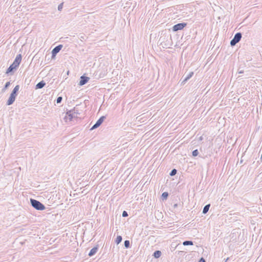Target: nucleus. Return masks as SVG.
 <instances>
[{
	"mask_svg": "<svg viewBox=\"0 0 262 262\" xmlns=\"http://www.w3.org/2000/svg\"><path fill=\"white\" fill-rule=\"evenodd\" d=\"M19 89V85H16L12 91L11 92L8 100L7 101V105H10L12 104L15 100L16 97L17 96L18 92Z\"/></svg>",
	"mask_w": 262,
	"mask_h": 262,
	"instance_id": "obj_1",
	"label": "nucleus"
},
{
	"mask_svg": "<svg viewBox=\"0 0 262 262\" xmlns=\"http://www.w3.org/2000/svg\"><path fill=\"white\" fill-rule=\"evenodd\" d=\"M30 203L31 206L37 210H43L46 209L45 206L39 201L36 200L31 199Z\"/></svg>",
	"mask_w": 262,
	"mask_h": 262,
	"instance_id": "obj_2",
	"label": "nucleus"
},
{
	"mask_svg": "<svg viewBox=\"0 0 262 262\" xmlns=\"http://www.w3.org/2000/svg\"><path fill=\"white\" fill-rule=\"evenodd\" d=\"M187 26V23H178L176 25H174L172 27V31L174 32H177L179 30H182Z\"/></svg>",
	"mask_w": 262,
	"mask_h": 262,
	"instance_id": "obj_3",
	"label": "nucleus"
},
{
	"mask_svg": "<svg viewBox=\"0 0 262 262\" xmlns=\"http://www.w3.org/2000/svg\"><path fill=\"white\" fill-rule=\"evenodd\" d=\"M105 119V116H102L99 118L95 124L90 128L91 130H94L99 127Z\"/></svg>",
	"mask_w": 262,
	"mask_h": 262,
	"instance_id": "obj_4",
	"label": "nucleus"
},
{
	"mask_svg": "<svg viewBox=\"0 0 262 262\" xmlns=\"http://www.w3.org/2000/svg\"><path fill=\"white\" fill-rule=\"evenodd\" d=\"M63 46L62 45H59L55 47L52 51V58H54L56 55L59 52V51L61 50Z\"/></svg>",
	"mask_w": 262,
	"mask_h": 262,
	"instance_id": "obj_5",
	"label": "nucleus"
},
{
	"mask_svg": "<svg viewBox=\"0 0 262 262\" xmlns=\"http://www.w3.org/2000/svg\"><path fill=\"white\" fill-rule=\"evenodd\" d=\"M74 113L73 112V110H71L66 113V115L64 117V120L66 121H68V120H69V121H71L72 120V119L75 117Z\"/></svg>",
	"mask_w": 262,
	"mask_h": 262,
	"instance_id": "obj_6",
	"label": "nucleus"
},
{
	"mask_svg": "<svg viewBox=\"0 0 262 262\" xmlns=\"http://www.w3.org/2000/svg\"><path fill=\"white\" fill-rule=\"evenodd\" d=\"M89 79L90 78L89 77L85 76L84 75L81 76L80 78L79 85L80 86L84 85L89 81Z\"/></svg>",
	"mask_w": 262,
	"mask_h": 262,
	"instance_id": "obj_7",
	"label": "nucleus"
},
{
	"mask_svg": "<svg viewBox=\"0 0 262 262\" xmlns=\"http://www.w3.org/2000/svg\"><path fill=\"white\" fill-rule=\"evenodd\" d=\"M18 67V66L16 64H14V63H12L7 69L6 73L9 74L10 73H13L14 70H16Z\"/></svg>",
	"mask_w": 262,
	"mask_h": 262,
	"instance_id": "obj_8",
	"label": "nucleus"
},
{
	"mask_svg": "<svg viewBox=\"0 0 262 262\" xmlns=\"http://www.w3.org/2000/svg\"><path fill=\"white\" fill-rule=\"evenodd\" d=\"M22 59V56L20 54H17L13 61L14 64L19 67Z\"/></svg>",
	"mask_w": 262,
	"mask_h": 262,
	"instance_id": "obj_9",
	"label": "nucleus"
},
{
	"mask_svg": "<svg viewBox=\"0 0 262 262\" xmlns=\"http://www.w3.org/2000/svg\"><path fill=\"white\" fill-rule=\"evenodd\" d=\"M193 75V72H189L184 78L182 81L181 84L184 85L190 78L192 77Z\"/></svg>",
	"mask_w": 262,
	"mask_h": 262,
	"instance_id": "obj_10",
	"label": "nucleus"
},
{
	"mask_svg": "<svg viewBox=\"0 0 262 262\" xmlns=\"http://www.w3.org/2000/svg\"><path fill=\"white\" fill-rule=\"evenodd\" d=\"M80 106V104L76 105L75 107H74L73 110L74 114L80 115L81 114L82 110L79 109V107Z\"/></svg>",
	"mask_w": 262,
	"mask_h": 262,
	"instance_id": "obj_11",
	"label": "nucleus"
},
{
	"mask_svg": "<svg viewBox=\"0 0 262 262\" xmlns=\"http://www.w3.org/2000/svg\"><path fill=\"white\" fill-rule=\"evenodd\" d=\"M98 245H97V246H95L94 247H93L90 250V251L88 254L89 256L91 257V256L94 255L98 251Z\"/></svg>",
	"mask_w": 262,
	"mask_h": 262,
	"instance_id": "obj_12",
	"label": "nucleus"
},
{
	"mask_svg": "<svg viewBox=\"0 0 262 262\" xmlns=\"http://www.w3.org/2000/svg\"><path fill=\"white\" fill-rule=\"evenodd\" d=\"M46 85V82L43 80H41V81L39 82L36 85H35V89H40L43 88Z\"/></svg>",
	"mask_w": 262,
	"mask_h": 262,
	"instance_id": "obj_13",
	"label": "nucleus"
},
{
	"mask_svg": "<svg viewBox=\"0 0 262 262\" xmlns=\"http://www.w3.org/2000/svg\"><path fill=\"white\" fill-rule=\"evenodd\" d=\"M242 37V33L241 32H237L234 35L233 38L237 40V41L239 42L241 40Z\"/></svg>",
	"mask_w": 262,
	"mask_h": 262,
	"instance_id": "obj_14",
	"label": "nucleus"
},
{
	"mask_svg": "<svg viewBox=\"0 0 262 262\" xmlns=\"http://www.w3.org/2000/svg\"><path fill=\"white\" fill-rule=\"evenodd\" d=\"M161 254L162 253L161 251L156 250L154 252L152 256L156 258H158L161 256Z\"/></svg>",
	"mask_w": 262,
	"mask_h": 262,
	"instance_id": "obj_15",
	"label": "nucleus"
},
{
	"mask_svg": "<svg viewBox=\"0 0 262 262\" xmlns=\"http://www.w3.org/2000/svg\"><path fill=\"white\" fill-rule=\"evenodd\" d=\"M210 207V204H207L206 205H205L204 208H203V212L202 213L203 214H206L207 213V212L208 211L209 209V208Z\"/></svg>",
	"mask_w": 262,
	"mask_h": 262,
	"instance_id": "obj_16",
	"label": "nucleus"
},
{
	"mask_svg": "<svg viewBox=\"0 0 262 262\" xmlns=\"http://www.w3.org/2000/svg\"><path fill=\"white\" fill-rule=\"evenodd\" d=\"M122 240V237L121 235H118L115 239V243L117 245L120 244Z\"/></svg>",
	"mask_w": 262,
	"mask_h": 262,
	"instance_id": "obj_17",
	"label": "nucleus"
},
{
	"mask_svg": "<svg viewBox=\"0 0 262 262\" xmlns=\"http://www.w3.org/2000/svg\"><path fill=\"white\" fill-rule=\"evenodd\" d=\"M183 245L184 246L193 245V243L191 241H185L183 242Z\"/></svg>",
	"mask_w": 262,
	"mask_h": 262,
	"instance_id": "obj_18",
	"label": "nucleus"
},
{
	"mask_svg": "<svg viewBox=\"0 0 262 262\" xmlns=\"http://www.w3.org/2000/svg\"><path fill=\"white\" fill-rule=\"evenodd\" d=\"M168 193L167 192H164L162 193L161 198L163 200H167L168 196Z\"/></svg>",
	"mask_w": 262,
	"mask_h": 262,
	"instance_id": "obj_19",
	"label": "nucleus"
},
{
	"mask_svg": "<svg viewBox=\"0 0 262 262\" xmlns=\"http://www.w3.org/2000/svg\"><path fill=\"white\" fill-rule=\"evenodd\" d=\"M124 245L125 248H129L130 247V242L128 240H125L124 242Z\"/></svg>",
	"mask_w": 262,
	"mask_h": 262,
	"instance_id": "obj_20",
	"label": "nucleus"
},
{
	"mask_svg": "<svg viewBox=\"0 0 262 262\" xmlns=\"http://www.w3.org/2000/svg\"><path fill=\"white\" fill-rule=\"evenodd\" d=\"M10 81H8V82H7L5 84V86L3 88V89H2V91L3 92H5V90L6 89H8V88L10 86Z\"/></svg>",
	"mask_w": 262,
	"mask_h": 262,
	"instance_id": "obj_21",
	"label": "nucleus"
},
{
	"mask_svg": "<svg viewBox=\"0 0 262 262\" xmlns=\"http://www.w3.org/2000/svg\"><path fill=\"white\" fill-rule=\"evenodd\" d=\"M238 42L237 41V40H236L235 39H234V38H233V39H231V40L230 41V46L231 47H233Z\"/></svg>",
	"mask_w": 262,
	"mask_h": 262,
	"instance_id": "obj_22",
	"label": "nucleus"
},
{
	"mask_svg": "<svg viewBox=\"0 0 262 262\" xmlns=\"http://www.w3.org/2000/svg\"><path fill=\"white\" fill-rule=\"evenodd\" d=\"M177 172V170L176 169H173L170 171L169 174L170 176H174V175L176 174Z\"/></svg>",
	"mask_w": 262,
	"mask_h": 262,
	"instance_id": "obj_23",
	"label": "nucleus"
},
{
	"mask_svg": "<svg viewBox=\"0 0 262 262\" xmlns=\"http://www.w3.org/2000/svg\"><path fill=\"white\" fill-rule=\"evenodd\" d=\"M199 155V151L198 149H195L192 151V155L193 157H196Z\"/></svg>",
	"mask_w": 262,
	"mask_h": 262,
	"instance_id": "obj_24",
	"label": "nucleus"
},
{
	"mask_svg": "<svg viewBox=\"0 0 262 262\" xmlns=\"http://www.w3.org/2000/svg\"><path fill=\"white\" fill-rule=\"evenodd\" d=\"M62 100V97L61 96H59L56 99V103H60L61 102Z\"/></svg>",
	"mask_w": 262,
	"mask_h": 262,
	"instance_id": "obj_25",
	"label": "nucleus"
},
{
	"mask_svg": "<svg viewBox=\"0 0 262 262\" xmlns=\"http://www.w3.org/2000/svg\"><path fill=\"white\" fill-rule=\"evenodd\" d=\"M128 213L126 211H123V212H122V216L123 217H127L128 216Z\"/></svg>",
	"mask_w": 262,
	"mask_h": 262,
	"instance_id": "obj_26",
	"label": "nucleus"
},
{
	"mask_svg": "<svg viewBox=\"0 0 262 262\" xmlns=\"http://www.w3.org/2000/svg\"><path fill=\"white\" fill-rule=\"evenodd\" d=\"M63 3H62L58 5V10L59 11H61V10H62V8H63Z\"/></svg>",
	"mask_w": 262,
	"mask_h": 262,
	"instance_id": "obj_27",
	"label": "nucleus"
},
{
	"mask_svg": "<svg viewBox=\"0 0 262 262\" xmlns=\"http://www.w3.org/2000/svg\"><path fill=\"white\" fill-rule=\"evenodd\" d=\"M198 262H206V260L203 257H201L199 260Z\"/></svg>",
	"mask_w": 262,
	"mask_h": 262,
	"instance_id": "obj_28",
	"label": "nucleus"
},
{
	"mask_svg": "<svg viewBox=\"0 0 262 262\" xmlns=\"http://www.w3.org/2000/svg\"><path fill=\"white\" fill-rule=\"evenodd\" d=\"M238 73L239 74H243V73H244V71L243 70H240V71L239 70L238 71Z\"/></svg>",
	"mask_w": 262,
	"mask_h": 262,
	"instance_id": "obj_29",
	"label": "nucleus"
},
{
	"mask_svg": "<svg viewBox=\"0 0 262 262\" xmlns=\"http://www.w3.org/2000/svg\"><path fill=\"white\" fill-rule=\"evenodd\" d=\"M177 206H178V205H177V204H174V205H173V207H174V208H176V207H177Z\"/></svg>",
	"mask_w": 262,
	"mask_h": 262,
	"instance_id": "obj_30",
	"label": "nucleus"
}]
</instances>
